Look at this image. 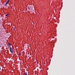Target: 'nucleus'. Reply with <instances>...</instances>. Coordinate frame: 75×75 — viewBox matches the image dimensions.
I'll list each match as a JSON object with an SVG mask.
<instances>
[{
    "label": "nucleus",
    "mask_w": 75,
    "mask_h": 75,
    "mask_svg": "<svg viewBox=\"0 0 75 75\" xmlns=\"http://www.w3.org/2000/svg\"><path fill=\"white\" fill-rule=\"evenodd\" d=\"M8 46L9 47H10V44L8 43Z\"/></svg>",
    "instance_id": "obj_4"
},
{
    "label": "nucleus",
    "mask_w": 75,
    "mask_h": 75,
    "mask_svg": "<svg viewBox=\"0 0 75 75\" xmlns=\"http://www.w3.org/2000/svg\"><path fill=\"white\" fill-rule=\"evenodd\" d=\"M9 16V14H6V16Z\"/></svg>",
    "instance_id": "obj_5"
},
{
    "label": "nucleus",
    "mask_w": 75,
    "mask_h": 75,
    "mask_svg": "<svg viewBox=\"0 0 75 75\" xmlns=\"http://www.w3.org/2000/svg\"><path fill=\"white\" fill-rule=\"evenodd\" d=\"M28 57H29V58H30V56H28Z\"/></svg>",
    "instance_id": "obj_11"
},
{
    "label": "nucleus",
    "mask_w": 75,
    "mask_h": 75,
    "mask_svg": "<svg viewBox=\"0 0 75 75\" xmlns=\"http://www.w3.org/2000/svg\"><path fill=\"white\" fill-rule=\"evenodd\" d=\"M5 6H7V4H6L5 5Z\"/></svg>",
    "instance_id": "obj_9"
},
{
    "label": "nucleus",
    "mask_w": 75,
    "mask_h": 75,
    "mask_svg": "<svg viewBox=\"0 0 75 75\" xmlns=\"http://www.w3.org/2000/svg\"><path fill=\"white\" fill-rule=\"evenodd\" d=\"M16 30V28H14L13 29V31H14V30Z\"/></svg>",
    "instance_id": "obj_7"
},
{
    "label": "nucleus",
    "mask_w": 75,
    "mask_h": 75,
    "mask_svg": "<svg viewBox=\"0 0 75 75\" xmlns=\"http://www.w3.org/2000/svg\"><path fill=\"white\" fill-rule=\"evenodd\" d=\"M19 55H21V54L20 53H19Z\"/></svg>",
    "instance_id": "obj_10"
},
{
    "label": "nucleus",
    "mask_w": 75,
    "mask_h": 75,
    "mask_svg": "<svg viewBox=\"0 0 75 75\" xmlns=\"http://www.w3.org/2000/svg\"><path fill=\"white\" fill-rule=\"evenodd\" d=\"M9 1H10L9 0H8V1H8V3H9Z\"/></svg>",
    "instance_id": "obj_8"
},
{
    "label": "nucleus",
    "mask_w": 75,
    "mask_h": 75,
    "mask_svg": "<svg viewBox=\"0 0 75 75\" xmlns=\"http://www.w3.org/2000/svg\"><path fill=\"white\" fill-rule=\"evenodd\" d=\"M9 50L11 53H13V52H14V50H13V49L11 47L9 48Z\"/></svg>",
    "instance_id": "obj_1"
},
{
    "label": "nucleus",
    "mask_w": 75,
    "mask_h": 75,
    "mask_svg": "<svg viewBox=\"0 0 75 75\" xmlns=\"http://www.w3.org/2000/svg\"><path fill=\"white\" fill-rule=\"evenodd\" d=\"M8 1H7L6 2V4H8Z\"/></svg>",
    "instance_id": "obj_6"
},
{
    "label": "nucleus",
    "mask_w": 75,
    "mask_h": 75,
    "mask_svg": "<svg viewBox=\"0 0 75 75\" xmlns=\"http://www.w3.org/2000/svg\"><path fill=\"white\" fill-rule=\"evenodd\" d=\"M0 70H1V67H0Z\"/></svg>",
    "instance_id": "obj_12"
},
{
    "label": "nucleus",
    "mask_w": 75,
    "mask_h": 75,
    "mask_svg": "<svg viewBox=\"0 0 75 75\" xmlns=\"http://www.w3.org/2000/svg\"><path fill=\"white\" fill-rule=\"evenodd\" d=\"M24 75H27V72L24 73Z\"/></svg>",
    "instance_id": "obj_3"
},
{
    "label": "nucleus",
    "mask_w": 75,
    "mask_h": 75,
    "mask_svg": "<svg viewBox=\"0 0 75 75\" xmlns=\"http://www.w3.org/2000/svg\"><path fill=\"white\" fill-rule=\"evenodd\" d=\"M31 8V6H29L28 7V10H30V9Z\"/></svg>",
    "instance_id": "obj_2"
}]
</instances>
